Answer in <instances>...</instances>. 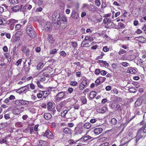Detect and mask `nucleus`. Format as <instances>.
Wrapping results in <instances>:
<instances>
[{"label": "nucleus", "mask_w": 146, "mask_h": 146, "mask_svg": "<svg viewBox=\"0 0 146 146\" xmlns=\"http://www.w3.org/2000/svg\"><path fill=\"white\" fill-rule=\"evenodd\" d=\"M146 126L142 127L137 131V134L135 137V141L137 143L140 139H144L146 136Z\"/></svg>", "instance_id": "1"}, {"label": "nucleus", "mask_w": 146, "mask_h": 146, "mask_svg": "<svg viewBox=\"0 0 146 146\" xmlns=\"http://www.w3.org/2000/svg\"><path fill=\"white\" fill-rule=\"evenodd\" d=\"M26 32L29 36H37L36 33L33 30V28L31 25H28L27 28Z\"/></svg>", "instance_id": "2"}, {"label": "nucleus", "mask_w": 146, "mask_h": 146, "mask_svg": "<svg viewBox=\"0 0 146 146\" xmlns=\"http://www.w3.org/2000/svg\"><path fill=\"white\" fill-rule=\"evenodd\" d=\"M93 40V39L91 38V37H85L84 40L81 43V46L86 47H89L90 46L89 42Z\"/></svg>", "instance_id": "3"}, {"label": "nucleus", "mask_w": 146, "mask_h": 146, "mask_svg": "<svg viewBox=\"0 0 146 146\" xmlns=\"http://www.w3.org/2000/svg\"><path fill=\"white\" fill-rule=\"evenodd\" d=\"M65 92H60L56 95L55 97V101L56 102H59L65 96Z\"/></svg>", "instance_id": "4"}, {"label": "nucleus", "mask_w": 146, "mask_h": 146, "mask_svg": "<svg viewBox=\"0 0 146 146\" xmlns=\"http://www.w3.org/2000/svg\"><path fill=\"white\" fill-rule=\"evenodd\" d=\"M42 134L44 136L48 138L52 139L53 137L52 133L49 130H46L45 133H43Z\"/></svg>", "instance_id": "5"}, {"label": "nucleus", "mask_w": 146, "mask_h": 146, "mask_svg": "<svg viewBox=\"0 0 146 146\" xmlns=\"http://www.w3.org/2000/svg\"><path fill=\"white\" fill-rule=\"evenodd\" d=\"M52 20L53 21L58 22L60 21V14L57 13H54L52 15Z\"/></svg>", "instance_id": "6"}, {"label": "nucleus", "mask_w": 146, "mask_h": 146, "mask_svg": "<svg viewBox=\"0 0 146 146\" xmlns=\"http://www.w3.org/2000/svg\"><path fill=\"white\" fill-rule=\"evenodd\" d=\"M87 84V81L86 80H83L81 84H80L79 86L80 88V90H83L85 86H86Z\"/></svg>", "instance_id": "7"}, {"label": "nucleus", "mask_w": 146, "mask_h": 146, "mask_svg": "<svg viewBox=\"0 0 146 146\" xmlns=\"http://www.w3.org/2000/svg\"><path fill=\"white\" fill-rule=\"evenodd\" d=\"M32 7V6L31 5L28 4H27L23 7V12L27 11L28 10H30L31 9Z\"/></svg>", "instance_id": "8"}, {"label": "nucleus", "mask_w": 146, "mask_h": 146, "mask_svg": "<svg viewBox=\"0 0 146 146\" xmlns=\"http://www.w3.org/2000/svg\"><path fill=\"white\" fill-rule=\"evenodd\" d=\"M143 100L142 98H139L135 102V106H140L143 103Z\"/></svg>", "instance_id": "9"}, {"label": "nucleus", "mask_w": 146, "mask_h": 146, "mask_svg": "<svg viewBox=\"0 0 146 146\" xmlns=\"http://www.w3.org/2000/svg\"><path fill=\"white\" fill-rule=\"evenodd\" d=\"M45 30L47 31H50L52 29V26L49 22H47L45 26Z\"/></svg>", "instance_id": "10"}, {"label": "nucleus", "mask_w": 146, "mask_h": 146, "mask_svg": "<svg viewBox=\"0 0 146 146\" xmlns=\"http://www.w3.org/2000/svg\"><path fill=\"white\" fill-rule=\"evenodd\" d=\"M48 72V69H45L43 70L41 72V73H42V74L43 76L47 77L49 76Z\"/></svg>", "instance_id": "11"}, {"label": "nucleus", "mask_w": 146, "mask_h": 146, "mask_svg": "<svg viewBox=\"0 0 146 146\" xmlns=\"http://www.w3.org/2000/svg\"><path fill=\"white\" fill-rule=\"evenodd\" d=\"M103 131L102 128H96L94 129V131L95 134L98 135L101 133Z\"/></svg>", "instance_id": "12"}, {"label": "nucleus", "mask_w": 146, "mask_h": 146, "mask_svg": "<svg viewBox=\"0 0 146 146\" xmlns=\"http://www.w3.org/2000/svg\"><path fill=\"white\" fill-rule=\"evenodd\" d=\"M44 116L45 119L46 120H49L52 117V115L49 113H45L44 114Z\"/></svg>", "instance_id": "13"}, {"label": "nucleus", "mask_w": 146, "mask_h": 146, "mask_svg": "<svg viewBox=\"0 0 146 146\" xmlns=\"http://www.w3.org/2000/svg\"><path fill=\"white\" fill-rule=\"evenodd\" d=\"M61 24V23L60 21L58 22L55 21L53 25L56 29H58L60 27Z\"/></svg>", "instance_id": "14"}, {"label": "nucleus", "mask_w": 146, "mask_h": 146, "mask_svg": "<svg viewBox=\"0 0 146 146\" xmlns=\"http://www.w3.org/2000/svg\"><path fill=\"white\" fill-rule=\"evenodd\" d=\"M91 137L89 135H87L84 137L81 138L80 139V140L82 141L86 142L88 140L91 138Z\"/></svg>", "instance_id": "15"}, {"label": "nucleus", "mask_w": 146, "mask_h": 146, "mask_svg": "<svg viewBox=\"0 0 146 146\" xmlns=\"http://www.w3.org/2000/svg\"><path fill=\"white\" fill-rule=\"evenodd\" d=\"M29 102L28 101H25L23 100H20V106L23 105H26L29 104Z\"/></svg>", "instance_id": "16"}, {"label": "nucleus", "mask_w": 146, "mask_h": 146, "mask_svg": "<svg viewBox=\"0 0 146 146\" xmlns=\"http://www.w3.org/2000/svg\"><path fill=\"white\" fill-rule=\"evenodd\" d=\"M136 70L132 68H130L127 71V72L131 74H135L136 72Z\"/></svg>", "instance_id": "17"}, {"label": "nucleus", "mask_w": 146, "mask_h": 146, "mask_svg": "<svg viewBox=\"0 0 146 146\" xmlns=\"http://www.w3.org/2000/svg\"><path fill=\"white\" fill-rule=\"evenodd\" d=\"M96 94V92L95 91H92L90 94L89 97L91 98H93Z\"/></svg>", "instance_id": "18"}, {"label": "nucleus", "mask_w": 146, "mask_h": 146, "mask_svg": "<svg viewBox=\"0 0 146 146\" xmlns=\"http://www.w3.org/2000/svg\"><path fill=\"white\" fill-rule=\"evenodd\" d=\"M11 9L13 11L16 12L19 10L20 7L19 5H16L14 7H12Z\"/></svg>", "instance_id": "19"}, {"label": "nucleus", "mask_w": 146, "mask_h": 146, "mask_svg": "<svg viewBox=\"0 0 146 146\" xmlns=\"http://www.w3.org/2000/svg\"><path fill=\"white\" fill-rule=\"evenodd\" d=\"M44 66V64L42 62L39 63L37 66V70H39L42 68Z\"/></svg>", "instance_id": "20"}, {"label": "nucleus", "mask_w": 146, "mask_h": 146, "mask_svg": "<svg viewBox=\"0 0 146 146\" xmlns=\"http://www.w3.org/2000/svg\"><path fill=\"white\" fill-rule=\"evenodd\" d=\"M91 127V125L90 123H86L84 125V128L86 129H88L90 128Z\"/></svg>", "instance_id": "21"}, {"label": "nucleus", "mask_w": 146, "mask_h": 146, "mask_svg": "<svg viewBox=\"0 0 146 146\" xmlns=\"http://www.w3.org/2000/svg\"><path fill=\"white\" fill-rule=\"evenodd\" d=\"M128 90L129 92L131 93H135L137 91V89L133 87L129 88Z\"/></svg>", "instance_id": "22"}, {"label": "nucleus", "mask_w": 146, "mask_h": 146, "mask_svg": "<svg viewBox=\"0 0 146 146\" xmlns=\"http://www.w3.org/2000/svg\"><path fill=\"white\" fill-rule=\"evenodd\" d=\"M48 40L50 43L51 44H53L55 42V40L53 37H48Z\"/></svg>", "instance_id": "23"}, {"label": "nucleus", "mask_w": 146, "mask_h": 146, "mask_svg": "<svg viewBox=\"0 0 146 146\" xmlns=\"http://www.w3.org/2000/svg\"><path fill=\"white\" fill-rule=\"evenodd\" d=\"M29 89V84L27 85L24 86L20 88L21 90L23 92H24L25 90H27Z\"/></svg>", "instance_id": "24"}, {"label": "nucleus", "mask_w": 146, "mask_h": 146, "mask_svg": "<svg viewBox=\"0 0 146 146\" xmlns=\"http://www.w3.org/2000/svg\"><path fill=\"white\" fill-rule=\"evenodd\" d=\"M22 51L24 53H26V54L27 55V53L29 52V50L27 49L26 47H23L22 48Z\"/></svg>", "instance_id": "25"}, {"label": "nucleus", "mask_w": 146, "mask_h": 146, "mask_svg": "<svg viewBox=\"0 0 146 146\" xmlns=\"http://www.w3.org/2000/svg\"><path fill=\"white\" fill-rule=\"evenodd\" d=\"M1 36H11V35L9 33L4 32L1 34Z\"/></svg>", "instance_id": "26"}, {"label": "nucleus", "mask_w": 146, "mask_h": 146, "mask_svg": "<svg viewBox=\"0 0 146 146\" xmlns=\"http://www.w3.org/2000/svg\"><path fill=\"white\" fill-rule=\"evenodd\" d=\"M18 46H15L13 48L12 50L13 52V54H16L17 55V49Z\"/></svg>", "instance_id": "27"}, {"label": "nucleus", "mask_w": 146, "mask_h": 146, "mask_svg": "<svg viewBox=\"0 0 146 146\" xmlns=\"http://www.w3.org/2000/svg\"><path fill=\"white\" fill-rule=\"evenodd\" d=\"M108 28H112L114 27V24L113 22H111L108 24Z\"/></svg>", "instance_id": "28"}, {"label": "nucleus", "mask_w": 146, "mask_h": 146, "mask_svg": "<svg viewBox=\"0 0 146 146\" xmlns=\"http://www.w3.org/2000/svg\"><path fill=\"white\" fill-rule=\"evenodd\" d=\"M117 122V120L115 118H113L111 120V123L113 125H115L116 123Z\"/></svg>", "instance_id": "29"}, {"label": "nucleus", "mask_w": 146, "mask_h": 146, "mask_svg": "<svg viewBox=\"0 0 146 146\" xmlns=\"http://www.w3.org/2000/svg\"><path fill=\"white\" fill-rule=\"evenodd\" d=\"M9 2L11 4H15L18 3V0H9Z\"/></svg>", "instance_id": "30"}, {"label": "nucleus", "mask_w": 146, "mask_h": 146, "mask_svg": "<svg viewBox=\"0 0 146 146\" xmlns=\"http://www.w3.org/2000/svg\"><path fill=\"white\" fill-rule=\"evenodd\" d=\"M64 132L66 133H69L71 132V131L68 128H65L64 130Z\"/></svg>", "instance_id": "31"}, {"label": "nucleus", "mask_w": 146, "mask_h": 146, "mask_svg": "<svg viewBox=\"0 0 146 146\" xmlns=\"http://www.w3.org/2000/svg\"><path fill=\"white\" fill-rule=\"evenodd\" d=\"M22 32L20 31H17L15 35V36H22Z\"/></svg>", "instance_id": "32"}, {"label": "nucleus", "mask_w": 146, "mask_h": 146, "mask_svg": "<svg viewBox=\"0 0 146 146\" xmlns=\"http://www.w3.org/2000/svg\"><path fill=\"white\" fill-rule=\"evenodd\" d=\"M95 3L96 5L99 7L101 5L100 1V0H96L95 1Z\"/></svg>", "instance_id": "33"}, {"label": "nucleus", "mask_w": 146, "mask_h": 146, "mask_svg": "<svg viewBox=\"0 0 146 146\" xmlns=\"http://www.w3.org/2000/svg\"><path fill=\"white\" fill-rule=\"evenodd\" d=\"M40 92L42 93V95H47V96H48V95L49 94L48 93V92H49V91H40Z\"/></svg>", "instance_id": "34"}, {"label": "nucleus", "mask_w": 146, "mask_h": 146, "mask_svg": "<svg viewBox=\"0 0 146 146\" xmlns=\"http://www.w3.org/2000/svg\"><path fill=\"white\" fill-rule=\"evenodd\" d=\"M100 79L99 78H98L95 81V82L96 83V85L97 86L99 85L100 84Z\"/></svg>", "instance_id": "35"}, {"label": "nucleus", "mask_w": 146, "mask_h": 146, "mask_svg": "<svg viewBox=\"0 0 146 146\" xmlns=\"http://www.w3.org/2000/svg\"><path fill=\"white\" fill-rule=\"evenodd\" d=\"M82 7L83 9H88L89 7V5L87 3L83 4L82 6Z\"/></svg>", "instance_id": "36"}, {"label": "nucleus", "mask_w": 146, "mask_h": 146, "mask_svg": "<svg viewBox=\"0 0 146 146\" xmlns=\"http://www.w3.org/2000/svg\"><path fill=\"white\" fill-rule=\"evenodd\" d=\"M141 109H138L136 110L135 111V113L136 115H139L141 114Z\"/></svg>", "instance_id": "37"}, {"label": "nucleus", "mask_w": 146, "mask_h": 146, "mask_svg": "<svg viewBox=\"0 0 146 146\" xmlns=\"http://www.w3.org/2000/svg\"><path fill=\"white\" fill-rule=\"evenodd\" d=\"M57 52V50L56 49H54L50 51V54H55Z\"/></svg>", "instance_id": "38"}, {"label": "nucleus", "mask_w": 146, "mask_h": 146, "mask_svg": "<svg viewBox=\"0 0 146 146\" xmlns=\"http://www.w3.org/2000/svg\"><path fill=\"white\" fill-rule=\"evenodd\" d=\"M6 137H4L3 139H0V143H2L5 142L6 141Z\"/></svg>", "instance_id": "39"}, {"label": "nucleus", "mask_w": 146, "mask_h": 146, "mask_svg": "<svg viewBox=\"0 0 146 146\" xmlns=\"http://www.w3.org/2000/svg\"><path fill=\"white\" fill-rule=\"evenodd\" d=\"M68 112V111L67 110H65L63 112H62L61 115L62 117H64L66 114Z\"/></svg>", "instance_id": "40"}, {"label": "nucleus", "mask_w": 146, "mask_h": 146, "mask_svg": "<svg viewBox=\"0 0 146 146\" xmlns=\"http://www.w3.org/2000/svg\"><path fill=\"white\" fill-rule=\"evenodd\" d=\"M108 108L106 107H103L101 110V113H104L106 112Z\"/></svg>", "instance_id": "41"}, {"label": "nucleus", "mask_w": 146, "mask_h": 146, "mask_svg": "<svg viewBox=\"0 0 146 146\" xmlns=\"http://www.w3.org/2000/svg\"><path fill=\"white\" fill-rule=\"evenodd\" d=\"M124 67H126L129 65V64L127 62H122L120 63Z\"/></svg>", "instance_id": "42"}, {"label": "nucleus", "mask_w": 146, "mask_h": 146, "mask_svg": "<svg viewBox=\"0 0 146 146\" xmlns=\"http://www.w3.org/2000/svg\"><path fill=\"white\" fill-rule=\"evenodd\" d=\"M77 141H75L74 140L72 139H70L68 141V142L70 144L69 145H70L71 144H74Z\"/></svg>", "instance_id": "43"}, {"label": "nucleus", "mask_w": 146, "mask_h": 146, "mask_svg": "<svg viewBox=\"0 0 146 146\" xmlns=\"http://www.w3.org/2000/svg\"><path fill=\"white\" fill-rule=\"evenodd\" d=\"M21 25L20 24H17L15 27V29L16 30H19L21 28Z\"/></svg>", "instance_id": "44"}, {"label": "nucleus", "mask_w": 146, "mask_h": 146, "mask_svg": "<svg viewBox=\"0 0 146 146\" xmlns=\"http://www.w3.org/2000/svg\"><path fill=\"white\" fill-rule=\"evenodd\" d=\"M22 62V60L21 59H19L16 62L15 65L17 66H18L19 64H21Z\"/></svg>", "instance_id": "45"}, {"label": "nucleus", "mask_w": 146, "mask_h": 146, "mask_svg": "<svg viewBox=\"0 0 146 146\" xmlns=\"http://www.w3.org/2000/svg\"><path fill=\"white\" fill-rule=\"evenodd\" d=\"M37 143L38 146H41L43 144V141L42 140L38 141Z\"/></svg>", "instance_id": "46"}, {"label": "nucleus", "mask_w": 146, "mask_h": 146, "mask_svg": "<svg viewBox=\"0 0 146 146\" xmlns=\"http://www.w3.org/2000/svg\"><path fill=\"white\" fill-rule=\"evenodd\" d=\"M16 126L19 127H23L22 125L19 122H18L16 123Z\"/></svg>", "instance_id": "47"}, {"label": "nucleus", "mask_w": 146, "mask_h": 146, "mask_svg": "<svg viewBox=\"0 0 146 146\" xmlns=\"http://www.w3.org/2000/svg\"><path fill=\"white\" fill-rule=\"evenodd\" d=\"M101 73L100 70L99 69H96L95 71V73L96 74H99L100 73Z\"/></svg>", "instance_id": "48"}, {"label": "nucleus", "mask_w": 146, "mask_h": 146, "mask_svg": "<svg viewBox=\"0 0 146 146\" xmlns=\"http://www.w3.org/2000/svg\"><path fill=\"white\" fill-rule=\"evenodd\" d=\"M71 44L72 46L74 48L76 47L77 46V44L76 42H71Z\"/></svg>", "instance_id": "49"}, {"label": "nucleus", "mask_w": 146, "mask_h": 146, "mask_svg": "<svg viewBox=\"0 0 146 146\" xmlns=\"http://www.w3.org/2000/svg\"><path fill=\"white\" fill-rule=\"evenodd\" d=\"M36 84L40 88H43L42 86L41 85L39 81H37L36 82Z\"/></svg>", "instance_id": "50"}, {"label": "nucleus", "mask_w": 146, "mask_h": 146, "mask_svg": "<svg viewBox=\"0 0 146 146\" xmlns=\"http://www.w3.org/2000/svg\"><path fill=\"white\" fill-rule=\"evenodd\" d=\"M48 108L49 109H50L52 108V104L51 102H48Z\"/></svg>", "instance_id": "51"}, {"label": "nucleus", "mask_w": 146, "mask_h": 146, "mask_svg": "<svg viewBox=\"0 0 146 146\" xmlns=\"http://www.w3.org/2000/svg\"><path fill=\"white\" fill-rule=\"evenodd\" d=\"M61 21L63 22H66L67 21V19L65 16H63L61 17Z\"/></svg>", "instance_id": "52"}, {"label": "nucleus", "mask_w": 146, "mask_h": 146, "mask_svg": "<svg viewBox=\"0 0 146 146\" xmlns=\"http://www.w3.org/2000/svg\"><path fill=\"white\" fill-rule=\"evenodd\" d=\"M9 22L11 23H16L18 22V20L13 19H11L9 20Z\"/></svg>", "instance_id": "53"}, {"label": "nucleus", "mask_w": 146, "mask_h": 146, "mask_svg": "<svg viewBox=\"0 0 146 146\" xmlns=\"http://www.w3.org/2000/svg\"><path fill=\"white\" fill-rule=\"evenodd\" d=\"M65 102L64 101H62L59 104V106L62 108L65 104Z\"/></svg>", "instance_id": "54"}, {"label": "nucleus", "mask_w": 146, "mask_h": 146, "mask_svg": "<svg viewBox=\"0 0 146 146\" xmlns=\"http://www.w3.org/2000/svg\"><path fill=\"white\" fill-rule=\"evenodd\" d=\"M77 84V82L76 81L71 82L70 83V85L72 86H75Z\"/></svg>", "instance_id": "55"}, {"label": "nucleus", "mask_w": 146, "mask_h": 146, "mask_svg": "<svg viewBox=\"0 0 146 146\" xmlns=\"http://www.w3.org/2000/svg\"><path fill=\"white\" fill-rule=\"evenodd\" d=\"M42 93H39L37 95V97L39 98H40L42 97Z\"/></svg>", "instance_id": "56"}, {"label": "nucleus", "mask_w": 146, "mask_h": 146, "mask_svg": "<svg viewBox=\"0 0 146 146\" xmlns=\"http://www.w3.org/2000/svg\"><path fill=\"white\" fill-rule=\"evenodd\" d=\"M126 52V51L123 49H121L120 50L119 52V54H122L125 53Z\"/></svg>", "instance_id": "57"}, {"label": "nucleus", "mask_w": 146, "mask_h": 146, "mask_svg": "<svg viewBox=\"0 0 146 146\" xmlns=\"http://www.w3.org/2000/svg\"><path fill=\"white\" fill-rule=\"evenodd\" d=\"M141 38V39H140L141 41H140V42H144L146 41V39L144 38V37H140Z\"/></svg>", "instance_id": "58"}, {"label": "nucleus", "mask_w": 146, "mask_h": 146, "mask_svg": "<svg viewBox=\"0 0 146 146\" xmlns=\"http://www.w3.org/2000/svg\"><path fill=\"white\" fill-rule=\"evenodd\" d=\"M10 100H13L15 99V96L13 95H11L9 98H8Z\"/></svg>", "instance_id": "59"}, {"label": "nucleus", "mask_w": 146, "mask_h": 146, "mask_svg": "<svg viewBox=\"0 0 146 146\" xmlns=\"http://www.w3.org/2000/svg\"><path fill=\"white\" fill-rule=\"evenodd\" d=\"M4 117L6 119H8L10 118V115L9 114H7L4 115Z\"/></svg>", "instance_id": "60"}, {"label": "nucleus", "mask_w": 146, "mask_h": 146, "mask_svg": "<svg viewBox=\"0 0 146 146\" xmlns=\"http://www.w3.org/2000/svg\"><path fill=\"white\" fill-rule=\"evenodd\" d=\"M103 50L104 52H107L109 50V49L107 47V46H104L103 48Z\"/></svg>", "instance_id": "61"}, {"label": "nucleus", "mask_w": 146, "mask_h": 146, "mask_svg": "<svg viewBox=\"0 0 146 146\" xmlns=\"http://www.w3.org/2000/svg\"><path fill=\"white\" fill-rule=\"evenodd\" d=\"M43 1L42 0H39L38 1V4L39 6H40L43 3Z\"/></svg>", "instance_id": "62"}, {"label": "nucleus", "mask_w": 146, "mask_h": 146, "mask_svg": "<svg viewBox=\"0 0 146 146\" xmlns=\"http://www.w3.org/2000/svg\"><path fill=\"white\" fill-rule=\"evenodd\" d=\"M42 10V7H38L37 8L36 10V11L38 12H41Z\"/></svg>", "instance_id": "63"}, {"label": "nucleus", "mask_w": 146, "mask_h": 146, "mask_svg": "<svg viewBox=\"0 0 146 146\" xmlns=\"http://www.w3.org/2000/svg\"><path fill=\"white\" fill-rule=\"evenodd\" d=\"M109 143L108 142H106L100 145V146H108Z\"/></svg>", "instance_id": "64"}]
</instances>
